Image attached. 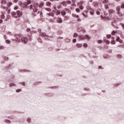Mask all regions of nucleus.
<instances>
[{
    "instance_id": "1",
    "label": "nucleus",
    "mask_w": 124,
    "mask_h": 124,
    "mask_svg": "<svg viewBox=\"0 0 124 124\" xmlns=\"http://www.w3.org/2000/svg\"><path fill=\"white\" fill-rule=\"evenodd\" d=\"M22 12H21L20 11H17V12H13L12 14V15L13 16L14 18H17V17H21L22 15Z\"/></svg>"
},
{
    "instance_id": "2",
    "label": "nucleus",
    "mask_w": 124,
    "mask_h": 124,
    "mask_svg": "<svg viewBox=\"0 0 124 124\" xmlns=\"http://www.w3.org/2000/svg\"><path fill=\"white\" fill-rule=\"evenodd\" d=\"M78 38L81 39V40H83V39H86L87 40H90V36L88 35H85V36L80 35L78 37Z\"/></svg>"
},
{
    "instance_id": "3",
    "label": "nucleus",
    "mask_w": 124,
    "mask_h": 124,
    "mask_svg": "<svg viewBox=\"0 0 124 124\" xmlns=\"http://www.w3.org/2000/svg\"><path fill=\"white\" fill-rule=\"evenodd\" d=\"M27 3H26V4H25V7L26 8H30V9H31V5H29V4H31V1L30 0H27Z\"/></svg>"
},
{
    "instance_id": "4",
    "label": "nucleus",
    "mask_w": 124,
    "mask_h": 124,
    "mask_svg": "<svg viewBox=\"0 0 124 124\" xmlns=\"http://www.w3.org/2000/svg\"><path fill=\"white\" fill-rule=\"evenodd\" d=\"M38 5L37 4H34V8L33 9V11L34 12H37V13H39V11H38Z\"/></svg>"
},
{
    "instance_id": "5",
    "label": "nucleus",
    "mask_w": 124,
    "mask_h": 124,
    "mask_svg": "<svg viewBox=\"0 0 124 124\" xmlns=\"http://www.w3.org/2000/svg\"><path fill=\"white\" fill-rule=\"evenodd\" d=\"M15 36L16 39H18V41H19V42L22 37H23V36L21 34H16L15 35Z\"/></svg>"
},
{
    "instance_id": "6",
    "label": "nucleus",
    "mask_w": 124,
    "mask_h": 124,
    "mask_svg": "<svg viewBox=\"0 0 124 124\" xmlns=\"http://www.w3.org/2000/svg\"><path fill=\"white\" fill-rule=\"evenodd\" d=\"M21 42L22 43H24V44H26L27 42H28V38L26 37H22L21 38Z\"/></svg>"
},
{
    "instance_id": "7",
    "label": "nucleus",
    "mask_w": 124,
    "mask_h": 124,
    "mask_svg": "<svg viewBox=\"0 0 124 124\" xmlns=\"http://www.w3.org/2000/svg\"><path fill=\"white\" fill-rule=\"evenodd\" d=\"M78 31L79 32H81V31H82V32H86V30L82 27H80L78 29Z\"/></svg>"
},
{
    "instance_id": "8",
    "label": "nucleus",
    "mask_w": 124,
    "mask_h": 124,
    "mask_svg": "<svg viewBox=\"0 0 124 124\" xmlns=\"http://www.w3.org/2000/svg\"><path fill=\"white\" fill-rule=\"evenodd\" d=\"M82 3H83V1H80L78 3V5H79V7L80 9H81V10H82V9H84V7L82 6V5H80V4H82Z\"/></svg>"
},
{
    "instance_id": "9",
    "label": "nucleus",
    "mask_w": 124,
    "mask_h": 124,
    "mask_svg": "<svg viewBox=\"0 0 124 124\" xmlns=\"http://www.w3.org/2000/svg\"><path fill=\"white\" fill-rule=\"evenodd\" d=\"M53 12H54V13H55V14H56V15H60V14H61V12H60V11L58 10H55V11H53Z\"/></svg>"
},
{
    "instance_id": "10",
    "label": "nucleus",
    "mask_w": 124,
    "mask_h": 124,
    "mask_svg": "<svg viewBox=\"0 0 124 124\" xmlns=\"http://www.w3.org/2000/svg\"><path fill=\"white\" fill-rule=\"evenodd\" d=\"M116 41H119L120 43H123V40L121 39L119 37H117Z\"/></svg>"
},
{
    "instance_id": "11",
    "label": "nucleus",
    "mask_w": 124,
    "mask_h": 124,
    "mask_svg": "<svg viewBox=\"0 0 124 124\" xmlns=\"http://www.w3.org/2000/svg\"><path fill=\"white\" fill-rule=\"evenodd\" d=\"M57 23H62V20L61 18H58L57 19Z\"/></svg>"
},
{
    "instance_id": "12",
    "label": "nucleus",
    "mask_w": 124,
    "mask_h": 124,
    "mask_svg": "<svg viewBox=\"0 0 124 124\" xmlns=\"http://www.w3.org/2000/svg\"><path fill=\"white\" fill-rule=\"evenodd\" d=\"M76 46H77V48H81V47H82V44L77 43L76 45Z\"/></svg>"
},
{
    "instance_id": "13",
    "label": "nucleus",
    "mask_w": 124,
    "mask_h": 124,
    "mask_svg": "<svg viewBox=\"0 0 124 124\" xmlns=\"http://www.w3.org/2000/svg\"><path fill=\"white\" fill-rule=\"evenodd\" d=\"M61 4H62V5H63V6H66V1H63V2H62L61 3Z\"/></svg>"
},
{
    "instance_id": "14",
    "label": "nucleus",
    "mask_w": 124,
    "mask_h": 124,
    "mask_svg": "<svg viewBox=\"0 0 124 124\" xmlns=\"http://www.w3.org/2000/svg\"><path fill=\"white\" fill-rule=\"evenodd\" d=\"M43 5H44V3L42 2L41 3H40L38 6L40 8H42V7L43 6Z\"/></svg>"
},
{
    "instance_id": "15",
    "label": "nucleus",
    "mask_w": 124,
    "mask_h": 124,
    "mask_svg": "<svg viewBox=\"0 0 124 124\" xmlns=\"http://www.w3.org/2000/svg\"><path fill=\"white\" fill-rule=\"evenodd\" d=\"M66 4H71V1L70 0H67L66 1Z\"/></svg>"
},
{
    "instance_id": "16",
    "label": "nucleus",
    "mask_w": 124,
    "mask_h": 124,
    "mask_svg": "<svg viewBox=\"0 0 124 124\" xmlns=\"http://www.w3.org/2000/svg\"><path fill=\"white\" fill-rule=\"evenodd\" d=\"M46 6H50L51 5V2H50L49 1L46 2Z\"/></svg>"
},
{
    "instance_id": "17",
    "label": "nucleus",
    "mask_w": 124,
    "mask_h": 124,
    "mask_svg": "<svg viewBox=\"0 0 124 124\" xmlns=\"http://www.w3.org/2000/svg\"><path fill=\"white\" fill-rule=\"evenodd\" d=\"M90 12V14H91V15H93V14H94V11H93V10H91Z\"/></svg>"
},
{
    "instance_id": "18",
    "label": "nucleus",
    "mask_w": 124,
    "mask_h": 124,
    "mask_svg": "<svg viewBox=\"0 0 124 124\" xmlns=\"http://www.w3.org/2000/svg\"><path fill=\"white\" fill-rule=\"evenodd\" d=\"M40 36H46V33H41L40 34Z\"/></svg>"
},
{
    "instance_id": "19",
    "label": "nucleus",
    "mask_w": 124,
    "mask_h": 124,
    "mask_svg": "<svg viewBox=\"0 0 124 124\" xmlns=\"http://www.w3.org/2000/svg\"><path fill=\"white\" fill-rule=\"evenodd\" d=\"M120 10H121V9L120 8V7H117L116 10H117V11H118V12H117L118 14H119V13H120V12H119V11H120Z\"/></svg>"
},
{
    "instance_id": "20",
    "label": "nucleus",
    "mask_w": 124,
    "mask_h": 124,
    "mask_svg": "<svg viewBox=\"0 0 124 124\" xmlns=\"http://www.w3.org/2000/svg\"><path fill=\"white\" fill-rule=\"evenodd\" d=\"M11 5H12V3L11 2H10L8 3L7 6H8V7H10Z\"/></svg>"
},
{
    "instance_id": "21",
    "label": "nucleus",
    "mask_w": 124,
    "mask_h": 124,
    "mask_svg": "<svg viewBox=\"0 0 124 124\" xmlns=\"http://www.w3.org/2000/svg\"><path fill=\"white\" fill-rule=\"evenodd\" d=\"M1 19H4L5 18V16H4V15H2L0 16Z\"/></svg>"
},
{
    "instance_id": "22",
    "label": "nucleus",
    "mask_w": 124,
    "mask_h": 124,
    "mask_svg": "<svg viewBox=\"0 0 124 124\" xmlns=\"http://www.w3.org/2000/svg\"><path fill=\"white\" fill-rule=\"evenodd\" d=\"M104 41L105 42L106 44H110V41H109L108 40H105Z\"/></svg>"
},
{
    "instance_id": "23",
    "label": "nucleus",
    "mask_w": 124,
    "mask_h": 124,
    "mask_svg": "<svg viewBox=\"0 0 124 124\" xmlns=\"http://www.w3.org/2000/svg\"><path fill=\"white\" fill-rule=\"evenodd\" d=\"M6 43H7V44H10L11 42L10 40H6Z\"/></svg>"
},
{
    "instance_id": "24",
    "label": "nucleus",
    "mask_w": 124,
    "mask_h": 124,
    "mask_svg": "<svg viewBox=\"0 0 124 124\" xmlns=\"http://www.w3.org/2000/svg\"><path fill=\"white\" fill-rule=\"evenodd\" d=\"M83 47H84L85 48H87V47H88V44L85 43L83 44Z\"/></svg>"
},
{
    "instance_id": "25",
    "label": "nucleus",
    "mask_w": 124,
    "mask_h": 124,
    "mask_svg": "<svg viewBox=\"0 0 124 124\" xmlns=\"http://www.w3.org/2000/svg\"><path fill=\"white\" fill-rule=\"evenodd\" d=\"M49 16H51L52 17H54V13H49L48 14Z\"/></svg>"
},
{
    "instance_id": "26",
    "label": "nucleus",
    "mask_w": 124,
    "mask_h": 124,
    "mask_svg": "<svg viewBox=\"0 0 124 124\" xmlns=\"http://www.w3.org/2000/svg\"><path fill=\"white\" fill-rule=\"evenodd\" d=\"M111 44H116V41H111L110 42Z\"/></svg>"
},
{
    "instance_id": "27",
    "label": "nucleus",
    "mask_w": 124,
    "mask_h": 124,
    "mask_svg": "<svg viewBox=\"0 0 124 124\" xmlns=\"http://www.w3.org/2000/svg\"><path fill=\"white\" fill-rule=\"evenodd\" d=\"M116 33H117V31H112L111 34H112V35H115V34H116Z\"/></svg>"
},
{
    "instance_id": "28",
    "label": "nucleus",
    "mask_w": 124,
    "mask_h": 124,
    "mask_svg": "<svg viewBox=\"0 0 124 124\" xmlns=\"http://www.w3.org/2000/svg\"><path fill=\"white\" fill-rule=\"evenodd\" d=\"M103 3H108V1H107V0H104L103 1Z\"/></svg>"
},
{
    "instance_id": "29",
    "label": "nucleus",
    "mask_w": 124,
    "mask_h": 124,
    "mask_svg": "<svg viewBox=\"0 0 124 124\" xmlns=\"http://www.w3.org/2000/svg\"><path fill=\"white\" fill-rule=\"evenodd\" d=\"M45 9H46V10H47V11H48L49 12H50V11H51V10L50 8H46Z\"/></svg>"
},
{
    "instance_id": "30",
    "label": "nucleus",
    "mask_w": 124,
    "mask_h": 124,
    "mask_svg": "<svg viewBox=\"0 0 124 124\" xmlns=\"http://www.w3.org/2000/svg\"><path fill=\"white\" fill-rule=\"evenodd\" d=\"M61 13L62 16H64V15H65V11H63Z\"/></svg>"
},
{
    "instance_id": "31",
    "label": "nucleus",
    "mask_w": 124,
    "mask_h": 124,
    "mask_svg": "<svg viewBox=\"0 0 124 124\" xmlns=\"http://www.w3.org/2000/svg\"><path fill=\"white\" fill-rule=\"evenodd\" d=\"M77 36H78V34L75 33L74 34V37H77Z\"/></svg>"
},
{
    "instance_id": "32",
    "label": "nucleus",
    "mask_w": 124,
    "mask_h": 124,
    "mask_svg": "<svg viewBox=\"0 0 124 124\" xmlns=\"http://www.w3.org/2000/svg\"><path fill=\"white\" fill-rule=\"evenodd\" d=\"M22 90L21 89H17L16 90V93H20V92H21Z\"/></svg>"
},
{
    "instance_id": "33",
    "label": "nucleus",
    "mask_w": 124,
    "mask_h": 124,
    "mask_svg": "<svg viewBox=\"0 0 124 124\" xmlns=\"http://www.w3.org/2000/svg\"><path fill=\"white\" fill-rule=\"evenodd\" d=\"M76 11L77 12H78V13H79V12H80V9H78V8H77L76 9Z\"/></svg>"
},
{
    "instance_id": "34",
    "label": "nucleus",
    "mask_w": 124,
    "mask_h": 124,
    "mask_svg": "<svg viewBox=\"0 0 124 124\" xmlns=\"http://www.w3.org/2000/svg\"><path fill=\"white\" fill-rule=\"evenodd\" d=\"M2 3L4 4L6 3V1L5 0H2Z\"/></svg>"
},
{
    "instance_id": "35",
    "label": "nucleus",
    "mask_w": 124,
    "mask_h": 124,
    "mask_svg": "<svg viewBox=\"0 0 124 124\" xmlns=\"http://www.w3.org/2000/svg\"><path fill=\"white\" fill-rule=\"evenodd\" d=\"M98 43L99 44H100L101 43H102V40H98Z\"/></svg>"
},
{
    "instance_id": "36",
    "label": "nucleus",
    "mask_w": 124,
    "mask_h": 124,
    "mask_svg": "<svg viewBox=\"0 0 124 124\" xmlns=\"http://www.w3.org/2000/svg\"><path fill=\"white\" fill-rule=\"evenodd\" d=\"M105 7L106 8V9H107L108 8V4H105Z\"/></svg>"
},
{
    "instance_id": "37",
    "label": "nucleus",
    "mask_w": 124,
    "mask_h": 124,
    "mask_svg": "<svg viewBox=\"0 0 124 124\" xmlns=\"http://www.w3.org/2000/svg\"><path fill=\"white\" fill-rule=\"evenodd\" d=\"M109 13H114V11L112 10H109Z\"/></svg>"
},
{
    "instance_id": "38",
    "label": "nucleus",
    "mask_w": 124,
    "mask_h": 124,
    "mask_svg": "<svg viewBox=\"0 0 124 124\" xmlns=\"http://www.w3.org/2000/svg\"><path fill=\"white\" fill-rule=\"evenodd\" d=\"M7 19H8V20H9V19H10V16L8 15L7 16Z\"/></svg>"
},
{
    "instance_id": "39",
    "label": "nucleus",
    "mask_w": 124,
    "mask_h": 124,
    "mask_svg": "<svg viewBox=\"0 0 124 124\" xmlns=\"http://www.w3.org/2000/svg\"><path fill=\"white\" fill-rule=\"evenodd\" d=\"M2 23H3V20H2L1 19H0V24H2Z\"/></svg>"
},
{
    "instance_id": "40",
    "label": "nucleus",
    "mask_w": 124,
    "mask_h": 124,
    "mask_svg": "<svg viewBox=\"0 0 124 124\" xmlns=\"http://www.w3.org/2000/svg\"><path fill=\"white\" fill-rule=\"evenodd\" d=\"M5 122H6V123H7L10 124V121L9 120H6Z\"/></svg>"
},
{
    "instance_id": "41",
    "label": "nucleus",
    "mask_w": 124,
    "mask_h": 124,
    "mask_svg": "<svg viewBox=\"0 0 124 124\" xmlns=\"http://www.w3.org/2000/svg\"><path fill=\"white\" fill-rule=\"evenodd\" d=\"M107 38H110L111 37V35H108L107 36Z\"/></svg>"
},
{
    "instance_id": "42",
    "label": "nucleus",
    "mask_w": 124,
    "mask_h": 124,
    "mask_svg": "<svg viewBox=\"0 0 124 124\" xmlns=\"http://www.w3.org/2000/svg\"><path fill=\"white\" fill-rule=\"evenodd\" d=\"M121 8H124V4H123L122 5H121Z\"/></svg>"
},
{
    "instance_id": "43",
    "label": "nucleus",
    "mask_w": 124,
    "mask_h": 124,
    "mask_svg": "<svg viewBox=\"0 0 124 124\" xmlns=\"http://www.w3.org/2000/svg\"><path fill=\"white\" fill-rule=\"evenodd\" d=\"M96 14H97V15H99V14H100V13L99 12V11H97V12H96Z\"/></svg>"
},
{
    "instance_id": "44",
    "label": "nucleus",
    "mask_w": 124,
    "mask_h": 124,
    "mask_svg": "<svg viewBox=\"0 0 124 124\" xmlns=\"http://www.w3.org/2000/svg\"><path fill=\"white\" fill-rule=\"evenodd\" d=\"M15 10H17V9H18V7L16 6L14 8Z\"/></svg>"
},
{
    "instance_id": "45",
    "label": "nucleus",
    "mask_w": 124,
    "mask_h": 124,
    "mask_svg": "<svg viewBox=\"0 0 124 124\" xmlns=\"http://www.w3.org/2000/svg\"><path fill=\"white\" fill-rule=\"evenodd\" d=\"M38 32H40V33H41V29H38Z\"/></svg>"
},
{
    "instance_id": "46",
    "label": "nucleus",
    "mask_w": 124,
    "mask_h": 124,
    "mask_svg": "<svg viewBox=\"0 0 124 124\" xmlns=\"http://www.w3.org/2000/svg\"><path fill=\"white\" fill-rule=\"evenodd\" d=\"M73 42H74V43H75L76 42V39H74L73 41Z\"/></svg>"
},
{
    "instance_id": "47",
    "label": "nucleus",
    "mask_w": 124,
    "mask_h": 124,
    "mask_svg": "<svg viewBox=\"0 0 124 124\" xmlns=\"http://www.w3.org/2000/svg\"><path fill=\"white\" fill-rule=\"evenodd\" d=\"M0 49L1 50H2V49H4L3 46H0Z\"/></svg>"
},
{
    "instance_id": "48",
    "label": "nucleus",
    "mask_w": 124,
    "mask_h": 124,
    "mask_svg": "<svg viewBox=\"0 0 124 124\" xmlns=\"http://www.w3.org/2000/svg\"><path fill=\"white\" fill-rule=\"evenodd\" d=\"M72 6H76V5L75 3H73L71 4Z\"/></svg>"
},
{
    "instance_id": "49",
    "label": "nucleus",
    "mask_w": 124,
    "mask_h": 124,
    "mask_svg": "<svg viewBox=\"0 0 124 124\" xmlns=\"http://www.w3.org/2000/svg\"><path fill=\"white\" fill-rule=\"evenodd\" d=\"M83 15L84 17H85V18H86L87 17V15H85V14L83 13Z\"/></svg>"
},
{
    "instance_id": "50",
    "label": "nucleus",
    "mask_w": 124,
    "mask_h": 124,
    "mask_svg": "<svg viewBox=\"0 0 124 124\" xmlns=\"http://www.w3.org/2000/svg\"><path fill=\"white\" fill-rule=\"evenodd\" d=\"M61 7H62V6L61 5H59L58 7V8L59 9H60V8H61Z\"/></svg>"
},
{
    "instance_id": "51",
    "label": "nucleus",
    "mask_w": 124,
    "mask_h": 124,
    "mask_svg": "<svg viewBox=\"0 0 124 124\" xmlns=\"http://www.w3.org/2000/svg\"><path fill=\"white\" fill-rule=\"evenodd\" d=\"M28 122H29V123L31 122V119H28Z\"/></svg>"
},
{
    "instance_id": "52",
    "label": "nucleus",
    "mask_w": 124,
    "mask_h": 124,
    "mask_svg": "<svg viewBox=\"0 0 124 124\" xmlns=\"http://www.w3.org/2000/svg\"><path fill=\"white\" fill-rule=\"evenodd\" d=\"M40 16L41 17H42V13L41 12H40Z\"/></svg>"
},
{
    "instance_id": "53",
    "label": "nucleus",
    "mask_w": 124,
    "mask_h": 124,
    "mask_svg": "<svg viewBox=\"0 0 124 124\" xmlns=\"http://www.w3.org/2000/svg\"><path fill=\"white\" fill-rule=\"evenodd\" d=\"M8 14H10V10H9V11H8Z\"/></svg>"
},
{
    "instance_id": "54",
    "label": "nucleus",
    "mask_w": 124,
    "mask_h": 124,
    "mask_svg": "<svg viewBox=\"0 0 124 124\" xmlns=\"http://www.w3.org/2000/svg\"><path fill=\"white\" fill-rule=\"evenodd\" d=\"M100 68H102L101 66H99V69H100Z\"/></svg>"
},
{
    "instance_id": "55",
    "label": "nucleus",
    "mask_w": 124,
    "mask_h": 124,
    "mask_svg": "<svg viewBox=\"0 0 124 124\" xmlns=\"http://www.w3.org/2000/svg\"><path fill=\"white\" fill-rule=\"evenodd\" d=\"M115 1H120V0H115Z\"/></svg>"
},
{
    "instance_id": "56",
    "label": "nucleus",
    "mask_w": 124,
    "mask_h": 124,
    "mask_svg": "<svg viewBox=\"0 0 124 124\" xmlns=\"http://www.w3.org/2000/svg\"><path fill=\"white\" fill-rule=\"evenodd\" d=\"M77 18H78L79 17V16H76Z\"/></svg>"
},
{
    "instance_id": "57",
    "label": "nucleus",
    "mask_w": 124,
    "mask_h": 124,
    "mask_svg": "<svg viewBox=\"0 0 124 124\" xmlns=\"http://www.w3.org/2000/svg\"><path fill=\"white\" fill-rule=\"evenodd\" d=\"M50 1H54V0H50Z\"/></svg>"
},
{
    "instance_id": "58",
    "label": "nucleus",
    "mask_w": 124,
    "mask_h": 124,
    "mask_svg": "<svg viewBox=\"0 0 124 124\" xmlns=\"http://www.w3.org/2000/svg\"><path fill=\"white\" fill-rule=\"evenodd\" d=\"M123 28H124V25H122Z\"/></svg>"
},
{
    "instance_id": "59",
    "label": "nucleus",
    "mask_w": 124,
    "mask_h": 124,
    "mask_svg": "<svg viewBox=\"0 0 124 124\" xmlns=\"http://www.w3.org/2000/svg\"><path fill=\"white\" fill-rule=\"evenodd\" d=\"M76 0H73V1H75Z\"/></svg>"
},
{
    "instance_id": "60",
    "label": "nucleus",
    "mask_w": 124,
    "mask_h": 124,
    "mask_svg": "<svg viewBox=\"0 0 124 124\" xmlns=\"http://www.w3.org/2000/svg\"><path fill=\"white\" fill-rule=\"evenodd\" d=\"M119 57H121V55H119Z\"/></svg>"
},
{
    "instance_id": "61",
    "label": "nucleus",
    "mask_w": 124,
    "mask_h": 124,
    "mask_svg": "<svg viewBox=\"0 0 124 124\" xmlns=\"http://www.w3.org/2000/svg\"><path fill=\"white\" fill-rule=\"evenodd\" d=\"M5 21H7V19H6Z\"/></svg>"
}]
</instances>
